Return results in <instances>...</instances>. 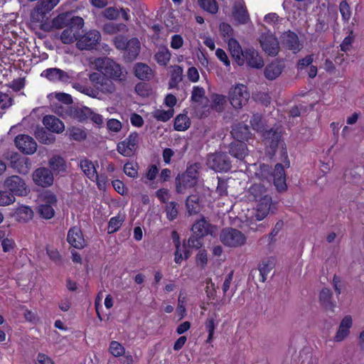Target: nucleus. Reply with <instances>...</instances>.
Listing matches in <instances>:
<instances>
[{
	"label": "nucleus",
	"instance_id": "a19ab883",
	"mask_svg": "<svg viewBox=\"0 0 364 364\" xmlns=\"http://www.w3.org/2000/svg\"><path fill=\"white\" fill-rule=\"evenodd\" d=\"M77 31L74 30L72 26L66 28L60 35V40L65 44L72 43L75 41H77Z\"/></svg>",
	"mask_w": 364,
	"mask_h": 364
},
{
	"label": "nucleus",
	"instance_id": "72a5a7b5",
	"mask_svg": "<svg viewBox=\"0 0 364 364\" xmlns=\"http://www.w3.org/2000/svg\"><path fill=\"white\" fill-rule=\"evenodd\" d=\"M232 135L237 141H242L250 138V132L249 127L246 124L239 123L235 125L231 132Z\"/></svg>",
	"mask_w": 364,
	"mask_h": 364
},
{
	"label": "nucleus",
	"instance_id": "de8ad7c7",
	"mask_svg": "<svg viewBox=\"0 0 364 364\" xmlns=\"http://www.w3.org/2000/svg\"><path fill=\"white\" fill-rule=\"evenodd\" d=\"M124 221V217L121 215H118L115 217L112 218L108 224V233H114L117 232Z\"/></svg>",
	"mask_w": 364,
	"mask_h": 364
},
{
	"label": "nucleus",
	"instance_id": "ddd939ff",
	"mask_svg": "<svg viewBox=\"0 0 364 364\" xmlns=\"http://www.w3.org/2000/svg\"><path fill=\"white\" fill-rule=\"evenodd\" d=\"M259 43L262 50L269 55L275 56L279 51V43L272 33H262Z\"/></svg>",
	"mask_w": 364,
	"mask_h": 364
},
{
	"label": "nucleus",
	"instance_id": "bf43d9fd",
	"mask_svg": "<svg viewBox=\"0 0 364 364\" xmlns=\"http://www.w3.org/2000/svg\"><path fill=\"white\" fill-rule=\"evenodd\" d=\"M73 106L69 105H55V112L59 116L67 118L70 117V109H72Z\"/></svg>",
	"mask_w": 364,
	"mask_h": 364
},
{
	"label": "nucleus",
	"instance_id": "2eb2a0df",
	"mask_svg": "<svg viewBox=\"0 0 364 364\" xmlns=\"http://www.w3.org/2000/svg\"><path fill=\"white\" fill-rule=\"evenodd\" d=\"M243 65L246 63L249 67L253 68H261L264 65L262 58L258 52L253 48H247L244 49L242 56Z\"/></svg>",
	"mask_w": 364,
	"mask_h": 364
},
{
	"label": "nucleus",
	"instance_id": "7ed1b4c3",
	"mask_svg": "<svg viewBox=\"0 0 364 364\" xmlns=\"http://www.w3.org/2000/svg\"><path fill=\"white\" fill-rule=\"evenodd\" d=\"M255 175L262 181H267L268 183L272 179L278 191H285L287 188L284 166L281 164H276L273 172L271 171V167L269 165L261 164Z\"/></svg>",
	"mask_w": 364,
	"mask_h": 364
},
{
	"label": "nucleus",
	"instance_id": "a878e982",
	"mask_svg": "<svg viewBox=\"0 0 364 364\" xmlns=\"http://www.w3.org/2000/svg\"><path fill=\"white\" fill-rule=\"evenodd\" d=\"M229 153L235 159L242 161L248 153L247 144L243 141H233L229 145Z\"/></svg>",
	"mask_w": 364,
	"mask_h": 364
},
{
	"label": "nucleus",
	"instance_id": "b1692460",
	"mask_svg": "<svg viewBox=\"0 0 364 364\" xmlns=\"http://www.w3.org/2000/svg\"><path fill=\"white\" fill-rule=\"evenodd\" d=\"M140 42L136 38L128 41L124 49V58L126 61L132 62L136 58L140 52Z\"/></svg>",
	"mask_w": 364,
	"mask_h": 364
},
{
	"label": "nucleus",
	"instance_id": "2f4dec72",
	"mask_svg": "<svg viewBox=\"0 0 364 364\" xmlns=\"http://www.w3.org/2000/svg\"><path fill=\"white\" fill-rule=\"evenodd\" d=\"M228 47L232 58L235 60L239 65H243L242 56L244 50L242 49L239 43L235 38H230L228 41Z\"/></svg>",
	"mask_w": 364,
	"mask_h": 364
},
{
	"label": "nucleus",
	"instance_id": "f8f14e48",
	"mask_svg": "<svg viewBox=\"0 0 364 364\" xmlns=\"http://www.w3.org/2000/svg\"><path fill=\"white\" fill-rule=\"evenodd\" d=\"M139 134L136 132L131 133L124 141L117 144L118 152L124 156H131L138 147Z\"/></svg>",
	"mask_w": 364,
	"mask_h": 364
},
{
	"label": "nucleus",
	"instance_id": "a18cd8bd",
	"mask_svg": "<svg viewBox=\"0 0 364 364\" xmlns=\"http://www.w3.org/2000/svg\"><path fill=\"white\" fill-rule=\"evenodd\" d=\"M205 90L203 87L195 86L193 88L191 100L198 104H203L204 101H207L205 96Z\"/></svg>",
	"mask_w": 364,
	"mask_h": 364
},
{
	"label": "nucleus",
	"instance_id": "0eeeda50",
	"mask_svg": "<svg viewBox=\"0 0 364 364\" xmlns=\"http://www.w3.org/2000/svg\"><path fill=\"white\" fill-rule=\"evenodd\" d=\"M207 165L217 172H227L231 168V161L225 153L215 152L208 155Z\"/></svg>",
	"mask_w": 364,
	"mask_h": 364
},
{
	"label": "nucleus",
	"instance_id": "f257e3e1",
	"mask_svg": "<svg viewBox=\"0 0 364 364\" xmlns=\"http://www.w3.org/2000/svg\"><path fill=\"white\" fill-rule=\"evenodd\" d=\"M247 198L250 200L257 203L256 219L263 220L268 215L272 205V197L268 188L264 184L254 183L247 191Z\"/></svg>",
	"mask_w": 364,
	"mask_h": 364
},
{
	"label": "nucleus",
	"instance_id": "a211bd4d",
	"mask_svg": "<svg viewBox=\"0 0 364 364\" xmlns=\"http://www.w3.org/2000/svg\"><path fill=\"white\" fill-rule=\"evenodd\" d=\"M41 76L53 82L60 81L68 82L70 79L67 72L57 68H48L43 70Z\"/></svg>",
	"mask_w": 364,
	"mask_h": 364
},
{
	"label": "nucleus",
	"instance_id": "4468645a",
	"mask_svg": "<svg viewBox=\"0 0 364 364\" xmlns=\"http://www.w3.org/2000/svg\"><path fill=\"white\" fill-rule=\"evenodd\" d=\"M16 146L26 154H33L37 149V144L31 136L26 134H19L14 140Z\"/></svg>",
	"mask_w": 364,
	"mask_h": 364
},
{
	"label": "nucleus",
	"instance_id": "e2e57ef3",
	"mask_svg": "<svg viewBox=\"0 0 364 364\" xmlns=\"http://www.w3.org/2000/svg\"><path fill=\"white\" fill-rule=\"evenodd\" d=\"M13 104V99L6 93L0 92V108L7 109Z\"/></svg>",
	"mask_w": 364,
	"mask_h": 364
},
{
	"label": "nucleus",
	"instance_id": "603ef678",
	"mask_svg": "<svg viewBox=\"0 0 364 364\" xmlns=\"http://www.w3.org/2000/svg\"><path fill=\"white\" fill-rule=\"evenodd\" d=\"M213 108L216 111L221 112L223 110V105L226 102V97L222 95H213Z\"/></svg>",
	"mask_w": 364,
	"mask_h": 364
},
{
	"label": "nucleus",
	"instance_id": "4be33fe9",
	"mask_svg": "<svg viewBox=\"0 0 364 364\" xmlns=\"http://www.w3.org/2000/svg\"><path fill=\"white\" fill-rule=\"evenodd\" d=\"M43 124L51 132L60 134L65 130L64 123L53 115H46L43 119Z\"/></svg>",
	"mask_w": 364,
	"mask_h": 364
},
{
	"label": "nucleus",
	"instance_id": "58836bf2",
	"mask_svg": "<svg viewBox=\"0 0 364 364\" xmlns=\"http://www.w3.org/2000/svg\"><path fill=\"white\" fill-rule=\"evenodd\" d=\"M80 166L82 171L90 180L94 181L95 178H97L96 168L91 161L87 159L81 160Z\"/></svg>",
	"mask_w": 364,
	"mask_h": 364
},
{
	"label": "nucleus",
	"instance_id": "09e8293b",
	"mask_svg": "<svg viewBox=\"0 0 364 364\" xmlns=\"http://www.w3.org/2000/svg\"><path fill=\"white\" fill-rule=\"evenodd\" d=\"M38 213L44 219H50L53 217L55 211L52 205L41 204L38 207Z\"/></svg>",
	"mask_w": 364,
	"mask_h": 364
},
{
	"label": "nucleus",
	"instance_id": "393cba45",
	"mask_svg": "<svg viewBox=\"0 0 364 364\" xmlns=\"http://www.w3.org/2000/svg\"><path fill=\"white\" fill-rule=\"evenodd\" d=\"M283 69V64L279 60H274L264 68V77L269 80H274L282 74Z\"/></svg>",
	"mask_w": 364,
	"mask_h": 364
},
{
	"label": "nucleus",
	"instance_id": "aec40b11",
	"mask_svg": "<svg viewBox=\"0 0 364 364\" xmlns=\"http://www.w3.org/2000/svg\"><path fill=\"white\" fill-rule=\"evenodd\" d=\"M198 183L196 178L185 173L178 174L176 178V189L178 193H183L186 188L195 186Z\"/></svg>",
	"mask_w": 364,
	"mask_h": 364
},
{
	"label": "nucleus",
	"instance_id": "774afa93",
	"mask_svg": "<svg viewBox=\"0 0 364 364\" xmlns=\"http://www.w3.org/2000/svg\"><path fill=\"white\" fill-rule=\"evenodd\" d=\"M119 15V10L116 7H108L103 11V16L109 20L117 18Z\"/></svg>",
	"mask_w": 364,
	"mask_h": 364
},
{
	"label": "nucleus",
	"instance_id": "f03ea898",
	"mask_svg": "<svg viewBox=\"0 0 364 364\" xmlns=\"http://www.w3.org/2000/svg\"><path fill=\"white\" fill-rule=\"evenodd\" d=\"M94 65L100 73L114 81L124 82L127 80L126 69L110 58H97L94 61Z\"/></svg>",
	"mask_w": 364,
	"mask_h": 364
},
{
	"label": "nucleus",
	"instance_id": "e433bc0d",
	"mask_svg": "<svg viewBox=\"0 0 364 364\" xmlns=\"http://www.w3.org/2000/svg\"><path fill=\"white\" fill-rule=\"evenodd\" d=\"M34 135L37 140L44 144H52L55 141V136L48 133L43 127H37L34 132Z\"/></svg>",
	"mask_w": 364,
	"mask_h": 364
},
{
	"label": "nucleus",
	"instance_id": "5fc2aeb1",
	"mask_svg": "<svg viewBox=\"0 0 364 364\" xmlns=\"http://www.w3.org/2000/svg\"><path fill=\"white\" fill-rule=\"evenodd\" d=\"M205 328L208 332V336L206 340V342L210 343L212 342L213 338V334L215 328V319L213 318H207L205 323Z\"/></svg>",
	"mask_w": 364,
	"mask_h": 364
},
{
	"label": "nucleus",
	"instance_id": "473e14b6",
	"mask_svg": "<svg viewBox=\"0 0 364 364\" xmlns=\"http://www.w3.org/2000/svg\"><path fill=\"white\" fill-rule=\"evenodd\" d=\"M274 259L273 257H268L264 259L259 264L258 269L261 276L260 281L264 282L267 280V275L274 267Z\"/></svg>",
	"mask_w": 364,
	"mask_h": 364
},
{
	"label": "nucleus",
	"instance_id": "cd10ccee",
	"mask_svg": "<svg viewBox=\"0 0 364 364\" xmlns=\"http://www.w3.org/2000/svg\"><path fill=\"white\" fill-rule=\"evenodd\" d=\"M186 207L189 215H196L201 210V198L198 194L189 196L186 200Z\"/></svg>",
	"mask_w": 364,
	"mask_h": 364
},
{
	"label": "nucleus",
	"instance_id": "dca6fc26",
	"mask_svg": "<svg viewBox=\"0 0 364 364\" xmlns=\"http://www.w3.org/2000/svg\"><path fill=\"white\" fill-rule=\"evenodd\" d=\"M9 160V166L18 173L22 174H26L28 173L31 164L28 158L21 156L15 153L10 156Z\"/></svg>",
	"mask_w": 364,
	"mask_h": 364
},
{
	"label": "nucleus",
	"instance_id": "49530a36",
	"mask_svg": "<svg viewBox=\"0 0 364 364\" xmlns=\"http://www.w3.org/2000/svg\"><path fill=\"white\" fill-rule=\"evenodd\" d=\"M199 6L210 14H216L218 6L215 0H198Z\"/></svg>",
	"mask_w": 364,
	"mask_h": 364
},
{
	"label": "nucleus",
	"instance_id": "37998d69",
	"mask_svg": "<svg viewBox=\"0 0 364 364\" xmlns=\"http://www.w3.org/2000/svg\"><path fill=\"white\" fill-rule=\"evenodd\" d=\"M178 204L175 201L166 203L165 212L166 214V218L168 220L173 221L177 218L178 215Z\"/></svg>",
	"mask_w": 364,
	"mask_h": 364
},
{
	"label": "nucleus",
	"instance_id": "69168bd1",
	"mask_svg": "<svg viewBox=\"0 0 364 364\" xmlns=\"http://www.w3.org/2000/svg\"><path fill=\"white\" fill-rule=\"evenodd\" d=\"M219 29L221 35L224 38H232L233 36V29L231 26L226 23H221L219 26Z\"/></svg>",
	"mask_w": 364,
	"mask_h": 364
},
{
	"label": "nucleus",
	"instance_id": "9d476101",
	"mask_svg": "<svg viewBox=\"0 0 364 364\" xmlns=\"http://www.w3.org/2000/svg\"><path fill=\"white\" fill-rule=\"evenodd\" d=\"M4 185L13 195L23 196L29 192L25 181L18 176L15 175L6 178Z\"/></svg>",
	"mask_w": 364,
	"mask_h": 364
},
{
	"label": "nucleus",
	"instance_id": "ea45409f",
	"mask_svg": "<svg viewBox=\"0 0 364 364\" xmlns=\"http://www.w3.org/2000/svg\"><path fill=\"white\" fill-rule=\"evenodd\" d=\"M171 53L166 46H160L154 55V58L158 64L166 65L171 59Z\"/></svg>",
	"mask_w": 364,
	"mask_h": 364
},
{
	"label": "nucleus",
	"instance_id": "6e6d98bb",
	"mask_svg": "<svg viewBox=\"0 0 364 364\" xmlns=\"http://www.w3.org/2000/svg\"><path fill=\"white\" fill-rule=\"evenodd\" d=\"M349 176L355 183L359 182L364 176V166H356L349 171Z\"/></svg>",
	"mask_w": 364,
	"mask_h": 364
},
{
	"label": "nucleus",
	"instance_id": "79ce46f5",
	"mask_svg": "<svg viewBox=\"0 0 364 364\" xmlns=\"http://www.w3.org/2000/svg\"><path fill=\"white\" fill-rule=\"evenodd\" d=\"M70 13H63L59 14L53 21V25L56 28H62L65 26H70Z\"/></svg>",
	"mask_w": 364,
	"mask_h": 364
},
{
	"label": "nucleus",
	"instance_id": "5701e85b",
	"mask_svg": "<svg viewBox=\"0 0 364 364\" xmlns=\"http://www.w3.org/2000/svg\"><path fill=\"white\" fill-rule=\"evenodd\" d=\"M55 6L50 0H42L35 8L32 18L38 21H42L46 15L48 14Z\"/></svg>",
	"mask_w": 364,
	"mask_h": 364
},
{
	"label": "nucleus",
	"instance_id": "7c9ffc66",
	"mask_svg": "<svg viewBox=\"0 0 364 364\" xmlns=\"http://www.w3.org/2000/svg\"><path fill=\"white\" fill-rule=\"evenodd\" d=\"M134 74L136 77L141 80H149L153 77L151 68L143 63H137L134 65Z\"/></svg>",
	"mask_w": 364,
	"mask_h": 364
},
{
	"label": "nucleus",
	"instance_id": "bb28decb",
	"mask_svg": "<svg viewBox=\"0 0 364 364\" xmlns=\"http://www.w3.org/2000/svg\"><path fill=\"white\" fill-rule=\"evenodd\" d=\"M352 318L350 316H346L343 318L334 337L335 341L341 342L348 336L349 329L352 326Z\"/></svg>",
	"mask_w": 364,
	"mask_h": 364
},
{
	"label": "nucleus",
	"instance_id": "4c0bfd02",
	"mask_svg": "<svg viewBox=\"0 0 364 364\" xmlns=\"http://www.w3.org/2000/svg\"><path fill=\"white\" fill-rule=\"evenodd\" d=\"M14 216L16 220L26 223L32 219L33 212L29 206L20 205L15 210Z\"/></svg>",
	"mask_w": 364,
	"mask_h": 364
},
{
	"label": "nucleus",
	"instance_id": "4d7b16f0",
	"mask_svg": "<svg viewBox=\"0 0 364 364\" xmlns=\"http://www.w3.org/2000/svg\"><path fill=\"white\" fill-rule=\"evenodd\" d=\"M173 116V111L157 109L154 112V117L159 121L166 122L169 120Z\"/></svg>",
	"mask_w": 364,
	"mask_h": 364
},
{
	"label": "nucleus",
	"instance_id": "1a4fd4ad",
	"mask_svg": "<svg viewBox=\"0 0 364 364\" xmlns=\"http://www.w3.org/2000/svg\"><path fill=\"white\" fill-rule=\"evenodd\" d=\"M89 79L95 87L102 93L111 94L116 90L113 80L100 73H91Z\"/></svg>",
	"mask_w": 364,
	"mask_h": 364
},
{
	"label": "nucleus",
	"instance_id": "864d4df0",
	"mask_svg": "<svg viewBox=\"0 0 364 364\" xmlns=\"http://www.w3.org/2000/svg\"><path fill=\"white\" fill-rule=\"evenodd\" d=\"M109 351L114 356L119 357L124 353L125 349L122 344L114 341L110 343Z\"/></svg>",
	"mask_w": 364,
	"mask_h": 364
},
{
	"label": "nucleus",
	"instance_id": "8fccbe9b",
	"mask_svg": "<svg viewBox=\"0 0 364 364\" xmlns=\"http://www.w3.org/2000/svg\"><path fill=\"white\" fill-rule=\"evenodd\" d=\"M183 70L180 66H176L171 73L169 87H174L182 80Z\"/></svg>",
	"mask_w": 364,
	"mask_h": 364
},
{
	"label": "nucleus",
	"instance_id": "052dcab7",
	"mask_svg": "<svg viewBox=\"0 0 364 364\" xmlns=\"http://www.w3.org/2000/svg\"><path fill=\"white\" fill-rule=\"evenodd\" d=\"M15 198L9 192L0 191V205H8L14 202Z\"/></svg>",
	"mask_w": 364,
	"mask_h": 364
},
{
	"label": "nucleus",
	"instance_id": "6ab92c4d",
	"mask_svg": "<svg viewBox=\"0 0 364 364\" xmlns=\"http://www.w3.org/2000/svg\"><path fill=\"white\" fill-rule=\"evenodd\" d=\"M67 240L71 246L76 249H82L85 246V240L82 231L80 228L76 226L69 230Z\"/></svg>",
	"mask_w": 364,
	"mask_h": 364
},
{
	"label": "nucleus",
	"instance_id": "6e6552de",
	"mask_svg": "<svg viewBox=\"0 0 364 364\" xmlns=\"http://www.w3.org/2000/svg\"><path fill=\"white\" fill-rule=\"evenodd\" d=\"M101 41V34L97 30H91L77 38L76 47L80 50L96 49Z\"/></svg>",
	"mask_w": 364,
	"mask_h": 364
},
{
	"label": "nucleus",
	"instance_id": "20e7f679",
	"mask_svg": "<svg viewBox=\"0 0 364 364\" xmlns=\"http://www.w3.org/2000/svg\"><path fill=\"white\" fill-rule=\"evenodd\" d=\"M70 117L80 122L90 119L97 126H101L103 124L102 116L94 112L90 108L85 106H73L72 109H70Z\"/></svg>",
	"mask_w": 364,
	"mask_h": 364
},
{
	"label": "nucleus",
	"instance_id": "c756f323",
	"mask_svg": "<svg viewBox=\"0 0 364 364\" xmlns=\"http://www.w3.org/2000/svg\"><path fill=\"white\" fill-rule=\"evenodd\" d=\"M263 138L264 143L267 146H269L273 151L278 146V143L281 139V134L279 132L275 129H270L263 132Z\"/></svg>",
	"mask_w": 364,
	"mask_h": 364
},
{
	"label": "nucleus",
	"instance_id": "13d9d810",
	"mask_svg": "<svg viewBox=\"0 0 364 364\" xmlns=\"http://www.w3.org/2000/svg\"><path fill=\"white\" fill-rule=\"evenodd\" d=\"M250 124L253 129L257 132H262L264 129V124L262 117L259 114H254L250 119Z\"/></svg>",
	"mask_w": 364,
	"mask_h": 364
},
{
	"label": "nucleus",
	"instance_id": "9b49d317",
	"mask_svg": "<svg viewBox=\"0 0 364 364\" xmlns=\"http://www.w3.org/2000/svg\"><path fill=\"white\" fill-rule=\"evenodd\" d=\"M32 178L36 185L43 188L50 187L54 181L53 172L46 167L36 168L33 173Z\"/></svg>",
	"mask_w": 364,
	"mask_h": 364
},
{
	"label": "nucleus",
	"instance_id": "c9c22d12",
	"mask_svg": "<svg viewBox=\"0 0 364 364\" xmlns=\"http://www.w3.org/2000/svg\"><path fill=\"white\" fill-rule=\"evenodd\" d=\"M210 229V224L204 218L198 220L192 227L193 234L200 237H204L209 234L211 231Z\"/></svg>",
	"mask_w": 364,
	"mask_h": 364
},
{
	"label": "nucleus",
	"instance_id": "39448f33",
	"mask_svg": "<svg viewBox=\"0 0 364 364\" xmlns=\"http://www.w3.org/2000/svg\"><path fill=\"white\" fill-rule=\"evenodd\" d=\"M249 99L250 92L243 84H237L229 90L228 100L235 109H241L247 105Z\"/></svg>",
	"mask_w": 364,
	"mask_h": 364
},
{
	"label": "nucleus",
	"instance_id": "3c124183",
	"mask_svg": "<svg viewBox=\"0 0 364 364\" xmlns=\"http://www.w3.org/2000/svg\"><path fill=\"white\" fill-rule=\"evenodd\" d=\"M127 28L123 23H114L112 22L107 23L104 26V31L109 34L116 33Z\"/></svg>",
	"mask_w": 364,
	"mask_h": 364
},
{
	"label": "nucleus",
	"instance_id": "f3484780",
	"mask_svg": "<svg viewBox=\"0 0 364 364\" xmlns=\"http://www.w3.org/2000/svg\"><path fill=\"white\" fill-rule=\"evenodd\" d=\"M280 41L283 47L292 50L294 53L299 52L301 48L298 36L290 31L282 33Z\"/></svg>",
	"mask_w": 364,
	"mask_h": 364
},
{
	"label": "nucleus",
	"instance_id": "412c9836",
	"mask_svg": "<svg viewBox=\"0 0 364 364\" xmlns=\"http://www.w3.org/2000/svg\"><path fill=\"white\" fill-rule=\"evenodd\" d=\"M232 16L240 23L244 24L249 21L250 17L243 0H235Z\"/></svg>",
	"mask_w": 364,
	"mask_h": 364
},
{
	"label": "nucleus",
	"instance_id": "338daca9",
	"mask_svg": "<svg viewBox=\"0 0 364 364\" xmlns=\"http://www.w3.org/2000/svg\"><path fill=\"white\" fill-rule=\"evenodd\" d=\"M203 237H200L199 235H191L188 241V246L191 248L199 249L202 247V238Z\"/></svg>",
	"mask_w": 364,
	"mask_h": 364
},
{
	"label": "nucleus",
	"instance_id": "c03bdc74",
	"mask_svg": "<svg viewBox=\"0 0 364 364\" xmlns=\"http://www.w3.org/2000/svg\"><path fill=\"white\" fill-rule=\"evenodd\" d=\"M190 126V120L186 114H179L174 122V129L177 131H185Z\"/></svg>",
	"mask_w": 364,
	"mask_h": 364
},
{
	"label": "nucleus",
	"instance_id": "0e129e2a",
	"mask_svg": "<svg viewBox=\"0 0 364 364\" xmlns=\"http://www.w3.org/2000/svg\"><path fill=\"white\" fill-rule=\"evenodd\" d=\"M1 246L4 252H11L16 247V243L14 240L5 237L1 240Z\"/></svg>",
	"mask_w": 364,
	"mask_h": 364
},
{
	"label": "nucleus",
	"instance_id": "423d86ee",
	"mask_svg": "<svg viewBox=\"0 0 364 364\" xmlns=\"http://www.w3.org/2000/svg\"><path fill=\"white\" fill-rule=\"evenodd\" d=\"M220 239L223 245L232 247H240L246 242L245 235L232 228L223 229L220 232Z\"/></svg>",
	"mask_w": 364,
	"mask_h": 364
},
{
	"label": "nucleus",
	"instance_id": "c85d7f7f",
	"mask_svg": "<svg viewBox=\"0 0 364 364\" xmlns=\"http://www.w3.org/2000/svg\"><path fill=\"white\" fill-rule=\"evenodd\" d=\"M48 166L53 175L60 174L66 171L67 165L63 157L58 155L53 156L48 161Z\"/></svg>",
	"mask_w": 364,
	"mask_h": 364
},
{
	"label": "nucleus",
	"instance_id": "680f3d73",
	"mask_svg": "<svg viewBox=\"0 0 364 364\" xmlns=\"http://www.w3.org/2000/svg\"><path fill=\"white\" fill-rule=\"evenodd\" d=\"M124 172L131 178H136L138 176L137 165L128 162L124 166Z\"/></svg>",
	"mask_w": 364,
	"mask_h": 364
},
{
	"label": "nucleus",
	"instance_id": "f704fd0d",
	"mask_svg": "<svg viewBox=\"0 0 364 364\" xmlns=\"http://www.w3.org/2000/svg\"><path fill=\"white\" fill-rule=\"evenodd\" d=\"M319 301L321 304L327 310L334 311L336 304L332 301V292L328 288L321 289L319 294Z\"/></svg>",
	"mask_w": 364,
	"mask_h": 364
}]
</instances>
